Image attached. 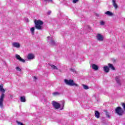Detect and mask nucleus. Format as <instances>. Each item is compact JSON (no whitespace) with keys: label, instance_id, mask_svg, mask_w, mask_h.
Returning <instances> with one entry per match:
<instances>
[{"label":"nucleus","instance_id":"obj_19","mask_svg":"<svg viewBox=\"0 0 125 125\" xmlns=\"http://www.w3.org/2000/svg\"><path fill=\"white\" fill-rule=\"evenodd\" d=\"M104 113H105V115L107 118H110V114H109V112L107 111V109L104 110Z\"/></svg>","mask_w":125,"mask_h":125},{"label":"nucleus","instance_id":"obj_13","mask_svg":"<svg viewBox=\"0 0 125 125\" xmlns=\"http://www.w3.org/2000/svg\"><path fill=\"white\" fill-rule=\"evenodd\" d=\"M112 4L114 7V8H115V9H117L118 8V4H117V3H116V0H112Z\"/></svg>","mask_w":125,"mask_h":125},{"label":"nucleus","instance_id":"obj_31","mask_svg":"<svg viewBox=\"0 0 125 125\" xmlns=\"http://www.w3.org/2000/svg\"><path fill=\"white\" fill-rule=\"evenodd\" d=\"M46 2H52V0H44Z\"/></svg>","mask_w":125,"mask_h":125},{"label":"nucleus","instance_id":"obj_34","mask_svg":"<svg viewBox=\"0 0 125 125\" xmlns=\"http://www.w3.org/2000/svg\"><path fill=\"white\" fill-rule=\"evenodd\" d=\"M34 80H37V77H36V76L34 77Z\"/></svg>","mask_w":125,"mask_h":125},{"label":"nucleus","instance_id":"obj_9","mask_svg":"<svg viewBox=\"0 0 125 125\" xmlns=\"http://www.w3.org/2000/svg\"><path fill=\"white\" fill-rule=\"evenodd\" d=\"M95 117L97 119H99V118H100V113H99V111L97 110L95 111Z\"/></svg>","mask_w":125,"mask_h":125},{"label":"nucleus","instance_id":"obj_29","mask_svg":"<svg viewBox=\"0 0 125 125\" xmlns=\"http://www.w3.org/2000/svg\"><path fill=\"white\" fill-rule=\"evenodd\" d=\"M78 1H79V0H73L72 2L73 3H77V2H78Z\"/></svg>","mask_w":125,"mask_h":125},{"label":"nucleus","instance_id":"obj_18","mask_svg":"<svg viewBox=\"0 0 125 125\" xmlns=\"http://www.w3.org/2000/svg\"><path fill=\"white\" fill-rule=\"evenodd\" d=\"M20 99L21 102H26V98L25 96L21 97Z\"/></svg>","mask_w":125,"mask_h":125},{"label":"nucleus","instance_id":"obj_30","mask_svg":"<svg viewBox=\"0 0 125 125\" xmlns=\"http://www.w3.org/2000/svg\"><path fill=\"white\" fill-rule=\"evenodd\" d=\"M16 70H17V71H19V72H21V69L19 67H17Z\"/></svg>","mask_w":125,"mask_h":125},{"label":"nucleus","instance_id":"obj_14","mask_svg":"<svg viewBox=\"0 0 125 125\" xmlns=\"http://www.w3.org/2000/svg\"><path fill=\"white\" fill-rule=\"evenodd\" d=\"M108 66L109 68H110V69H111V70H113V71H114V70H116V68H115V67H114V65H113L112 63H108Z\"/></svg>","mask_w":125,"mask_h":125},{"label":"nucleus","instance_id":"obj_25","mask_svg":"<svg viewBox=\"0 0 125 125\" xmlns=\"http://www.w3.org/2000/svg\"><path fill=\"white\" fill-rule=\"evenodd\" d=\"M121 105H122V107H123L124 111H125V103H122L121 104Z\"/></svg>","mask_w":125,"mask_h":125},{"label":"nucleus","instance_id":"obj_20","mask_svg":"<svg viewBox=\"0 0 125 125\" xmlns=\"http://www.w3.org/2000/svg\"><path fill=\"white\" fill-rule=\"evenodd\" d=\"M51 68H52V69H54V70H58V68H57V66L53 64L51 65Z\"/></svg>","mask_w":125,"mask_h":125},{"label":"nucleus","instance_id":"obj_3","mask_svg":"<svg viewBox=\"0 0 125 125\" xmlns=\"http://www.w3.org/2000/svg\"><path fill=\"white\" fill-rule=\"evenodd\" d=\"M115 113L118 116H123L125 114V110L121 106H118L115 108Z\"/></svg>","mask_w":125,"mask_h":125},{"label":"nucleus","instance_id":"obj_8","mask_svg":"<svg viewBox=\"0 0 125 125\" xmlns=\"http://www.w3.org/2000/svg\"><path fill=\"white\" fill-rule=\"evenodd\" d=\"M12 45L14 47H16L17 48L20 47V43L18 42H14L12 43Z\"/></svg>","mask_w":125,"mask_h":125},{"label":"nucleus","instance_id":"obj_5","mask_svg":"<svg viewBox=\"0 0 125 125\" xmlns=\"http://www.w3.org/2000/svg\"><path fill=\"white\" fill-rule=\"evenodd\" d=\"M4 98V93H2L0 96V107L3 108V99Z\"/></svg>","mask_w":125,"mask_h":125},{"label":"nucleus","instance_id":"obj_1","mask_svg":"<svg viewBox=\"0 0 125 125\" xmlns=\"http://www.w3.org/2000/svg\"><path fill=\"white\" fill-rule=\"evenodd\" d=\"M35 27L37 30L42 31V25H43V21L41 20H34Z\"/></svg>","mask_w":125,"mask_h":125},{"label":"nucleus","instance_id":"obj_11","mask_svg":"<svg viewBox=\"0 0 125 125\" xmlns=\"http://www.w3.org/2000/svg\"><path fill=\"white\" fill-rule=\"evenodd\" d=\"M27 58L29 60H31L32 59H34V58H35V56L33 54H29L28 56H27Z\"/></svg>","mask_w":125,"mask_h":125},{"label":"nucleus","instance_id":"obj_28","mask_svg":"<svg viewBox=\"0 0 125 125\" xmlns=\"http://www.w3.org/2000/svg\"><path fill=\"white\" fill-rule=\"evenodd\" d=\"M70 70L71 71V72H73V73H76V70L74 68H70Z\"/></svg>","mask_w":125,"mask_h":125},{"label":"nucleus","instance_id":"obj_32","mask_svg":"<svg viewBox=\"0 0 125 125\" xmlns=\"http://www.w3.org/2000/svg\"><path fill=\"white\" fill-rule=\"evenodd\" d=\"M62 108H63L64 107V104H65V102H64V101H62Z\"/></svg>","mask_w":125,"mask_h":125},{"label":"nucleus","instance_id":"obj_7","mask_svg":"<svg viewBox=\"0 0 125 125\" xmlns=\"http://www.w3.org/2000/svg\"><path fill=\"white\" fill-rule=\"evenodd\" d=\"M97 39L98 41H100L101 42L103 41V36L100 34H98L97 35Z\"/></svg>","mask_w":125,"mask_h":125},{"label":"nucleus","instance_id":"obj_23","mask_svg":"<svg viewBox=\"0 0 125 125\" xmlns=\"http://www.w3.org/2000/svg\"><path fill=\"white\" fill-rule=\"evenodd\" d=\"M54 96H56V95H59V93L58 92H55L52 93Z\"/></svg>","mask_w":125,"mask_h":125},{"label":"nucleus","instance_id":"obj_16","mask_svg":"<svg viewBox=\"0 0 125 125\" xmlns=\"http://www.w3.org/2000/svg\"><path fill=\"white\" fill-rule=\"evenodd\" d=\"M104 14L108 15V16H113V13H112L109 11H107L105 13H104Z\"/></svg>","mask_w":125,"mask_h":125},{"label":"nucleus","instance_id":"obj_21","mask_svg":"<svg viewBox=\"0 0 125 125\" xmlns=\"http://www.w3.org/2000/svg\"><path fill=\"white\" fill-rule=\"evenodd\" d=\"M82 86H83V88L84 89H88L89 88L88 87V86L85 85V84H82Z\"/></svg>","mask_w":125,"mask_h":125},{"label":"nucleus","instance_id":"obj_10","mask_svg":"<svg viewBox=\"0 0 125 125\" xmlns=\"http://www.w3.org/2000/svg\"><path fill=\"white\" fill-rule=\"evenodd\" d=\"M91 67L92 69H93V70H94L95 71H97L99 69L98 66L94 63L92 65Z\"/></svg>","mask_w":125,"mask_h":125},{"label":"nucleus","instance_id":"obj_15","mask_svg":"<svg viewBox=\"0 0 125 125\" xmlns=\"http://www.w3.org/2000/svg\"><path fill=\"white\" fill-rule=\"evenodd\" d=\"M104 69L105 73H109V71H110V69H109V67H108V66H104Z\"/></svg>","mask_w":125,"mask_h":125},{"label":"nucleus","instance_id":"obj_6","mask_svg":"<svg viewBox=\"0 0 125 125\" xmlns=\"http://www.w3.org/2000/svg\"><path fill=\"white\" fill-rule=\"evenodd\" d=\"M16 58L20 61V62H22V63H25V60L22 59L21 57H20V55H16Z\"/></svg>","mask_w":125,"mask_h":125},{"label":"nucleus","instance_id":"obj_2","mask_svg":"<svg viewBox=\"0 0 125 125\" xmlns=\"http://www.w3.org/2000/svg\"><path fill=\"white\" fill-rule=\"evenodd\" d=\"M64 83L67 84V85H70V86H79V85L75 82L73 80H68L67 79L64 80Z\"/></svg>","mask_w":125,"mask_h":125},{"label":"nucleus","instance_id":"obj_4","mask_svg":"<svg viewBox=\"0 0 125 125\" xmlns=\"http://www.w3.org/2000/svg\"><path fill=\"white\" fill-rule=\"evenodd\" d=\"M52 105L55 108V109H60L61 105L59 103H57L55 101H53L52 102Z\"/></svg>","mask_w":125,"mask_h":125},{"label":"nucleus","instance_id":"obj_33","mask_svg":"<svg viewBox=\"0 0 125 125\" xmlns=\"http://www.w3.org/2000/svg\"><path fill=\"white\" fill-rule=\"evenodd\" d=\"M51 13V11H49L48 12V15H50V14Z\"/></svg>","mask_w":125,"mask_h":125},{"label":"nucleus","instance_id":"obj_26","mask_svg":"<svg viewBox=\"0 0 125 125\" xmlns=\"http://www.w3.org/2000/svg\"><path fill=\"white\" fill-rule=\"evenodd\" d=\"M100 25H101L102 26H104V25H105V22H104V21H101Z\"/></svg>","mask_w":125,"mask_h":125},{"label":"nucleus","instance_id":"obj_12","mask_svg":"<svg viewBox=\"0 0 125 125\" xmlns=\"http://www.w3.org/2000/svg\"><path fill=\"white\" fill-rule=\"evenodd\" d=\"M0 91H1V92H3V93L5 92V90L3 88V84L2 83L0 84Z\"/></svg>","mask_w":125,"mask_h":125},{"label":"nucleus","instance_id":"obj_22","mask_svg":"<svg viewBox=\"0 0 125 125\" xmlns=\"http://www.w3.org/2000/svg\"><path fill=\"white\" fill-rule=\"evenodd\" d=\"M30 31L32 32V34H34L35 33V27H32L30 28Z\"/></svg>","mask_w":125,"mask_h":125},{"label":"nucleus","instance_id":"obj_27","mask_svg":"<svg viewBox=\"0 0 125 125\" xmlns=\"http://www.w3.org/2000/svg\"><path fill=\"white\" fill-rule=\"evenodd\" d=\"M17 123L19 125H25L23 124V123H21L20 122H19V121H17Z\"/></svg>","mask_w":125,"mask_h":125},{"label":"nucleus","instance_id":"obj_24","mask_svg":"<svg viewBox=\"0 0 125 125\" xmlns=\"http://www.w3.org/2000/svg\"><path fill=\"white\" fill-rule=\"evenodd\" d=\"M51 44H52V45H55V41H54L53 40H51Z\"/></svg>","mask_w":125,"mask_h":125},{"label":"nucleus","instance_id":"obj_17","mask_svg":"<svg viewBox=\"0 0 125 125\" xmlns=\"http://www.w3.org/2000/svg\"><path fill=\"white\" fill-rule=\"evenodd\" d=\"M115 80H116V81L117 83H118V84H119V85H121V82H120V77H116V78H115Z\"/></svg>","mask_w":125,"mask_h":125}]
</instances>
